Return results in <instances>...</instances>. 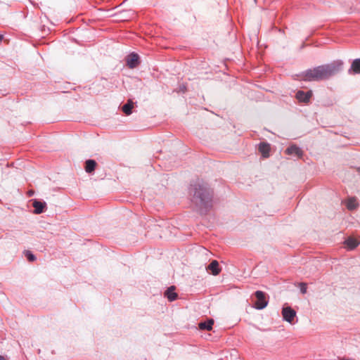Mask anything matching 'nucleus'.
<instances>
[{
  "mask_svg": "<svg viewBox=\"0 0 360 360\" xmlns=\"http://www.w3.org/2000/svg\"><path fill=\"white\" fill-rule=\"evenodd\" d=\"M192 202L201 214H205L212 206V191L208 184L198 179L191 183L189 188Z\"/></svg>",
  "mask_w": 360,
  "mask_h": 360,
  "instance_id": "1",
  "label": "nucleus"
},
{
  "mask_svg": "<svg viewBox=\"0 0 360 360\" xmlns=\"http://www.w3.org/2000/svg\"><path fill=\"white\" fill-rule=\"evenodd\" d=\"M285 153L288 155H292L297 158H301L302 156V150L295 145H292L288 147L286 149Z\"/></svg>",
  "mask_w": 360,
  "mask_h": 360,
  "instance_id": "9",
  "label": "nucleus"
},
{
  "mask_svg": "<svg viewBox=\"0 0 360 360\" xmlns=\"http://www.w3.org/2000/svg\"><path fill=\"white\" fill-rule=\"evenodd\" d=\"M345 244L346 245L347 249L352 250L356 248L359 244V242L354 238L349 237L345 241Z\"/></svg>",
  "mask_w": 360,
  "mask_h": 360,
  "instance_id": "14",
  "label": "nucleus"
},
{
  "mask_svg": "<svg viewBox=\"0 0 360 360\" xmlns=\"http://www.w3.org/2000/svg\"><path fill=\"white\" fill-rule=\"evenodd\" d=\"M139 56L136 53H131L127 59V65L130 68H134L139 64Z\"/></svg>",
  "mask_w": 360,
  "mask_h": 360,
  "instance_id": "8",
  "label": "nucleus"
},
{
  "mask_svg": "<svg viewBox=\"0 0 360 360\" xmlns=\"http://www.w3.org/2000/svg\"><path fill=\"white\" fill-rule=\"evenodd\" d=\"M342 67L343 62L342 60H334L330 63L319 65L307 70L302 75V79L307 82L326 80L341 71Z\"/></svg>",
  "mask_w": 360,
  "mask_h": 360,
  "instance_id": "2",
  "label": "nucleus"
},
{
  "mask_svg": "<svg viewBox=\"0 0 360 360\" xmlns=\"http://www.w3.org/2000/svg\"><path fill=\"white\" fill-rule=\"evenodd\" d=\"M282 315L285 321L292 323L296 316V311L290 307H283L282 309Z\"/></svg>",
  "mask_w": 360,
  "mask_h": 360,
  "instance_id": "4",
  "label": "nucleus"
},
{
  "mask_svg": "<svg viewBox=\"0 0 360 360\" xmlns=\"http://www.w3.org/2000/svg\"><path fill=\"white\" fill-rule=\"evenodd\" d=\"M213 324H214V320L210 319H208L207 321L200 322L198 324V327L200 330H210L212 328Z\"/></svg>",
  "mask_w": 360,
  "mask_h": 360,
  "instance_id": "15",
  "label": "nucleus"
},
{
  "mask_svg": "<svg viewBox=\"0 0 360 360\" xmlns=\"http://www.w3.org/2000/svg\"><path fill=\"white\" fill-rule=\"evenodd\" d=\"M175 286L172 285L167 288L165 292V297H166L169 302L174 301L177 298V294L174 292Z\"/></svg>",
  "mask_w": 360,
  "mask_h": 360,
  "instance_id": "12",
  "label": "nucleus"
},
{
  "mask_svg": "<svg viewBox=\"0 0 360 360\" xmlns=\"http://www.w3.org/2000/svg\"><path fill=\"white\" fill-rule=\"evenodd\" d=\"M32 205L34 208V213L35 214H41L44 212V207H46V202H41L37 200H34L33 201Z\"/></svg>",
  "mask_w": 360,
  "mask_h": 360,
  "instance_id": "13",
  "label": "nucleus"
},
{
  "mask_svg": "<svg viewBox=\"0 0 360 360\" xmlns=\"http://www.w3.org/2000/svg\"><path fill=\"white\" fill-rule=\"evenodd\" d=\"M85 170L87 173H91L95 170L96 162L94 160H88L85 162Z\"/></svg>",
  "mask_w": 360,
  "mask_h": 360,
  "instance_id": "17",
  "label": "nucleus"
},
{
  "mask_svg": "<svg viewBox=\"0 0 360 360\" xmlns=\"http://www.w3.org/2000/svg\"><path fill=\"white\" fill-rule=\"evenodd\" d=\"M312 95L311 91L304 92L302 91H299L296 94V98L299 101L301 102H308Z\"/></svg>",
  "mask_w": 360,
  "mask_h": 360,
  "instance_id": "10",
  "label": "nucleus"
},
{
  "mask_svg": "<svg viewBox=\"0 0 360 360\" xmlns=\"http://www.w3.org/2000/svg\"><path fill=\"white\" fill-rule=\"evenodd\" d=\"M258 150L262 154L263 158H267L269 157L270 145L267 143L262 142L259 144Z\"/></svg>",
  "mask_w": 360,
  "mask_h": 360,
  "instance_id": "6",
  "label": "nucleus"
},
{
  "mask_svg": "<svg viewBox=\"0 0 360 360\" xmlns=\"http://www.w3.org/2000/svg\"><path fill=\"white\" fill-rule=\"evenodd\" d=\"M133 108H134V103L131 100L129 99L127 101V103L122 106V109L123 112L125 115H129L131 114V110H132Z\"/></svg>",
  "mask_w": 360,
  "mask_h": 360,
  "instance_id": "16",
  "label": "nucleus"
},
{
  "mask_svg": "<svg viewBox=\"0 0 360 360\" xmlns=\"http://www.w3.org/2000/svg\"><path fill=\"white\" fill-rule=\"evenodd\" d=\"M359 204L355 198H349L346 202V207L349 210H355Z\"/></svg>",
  "mask_w": 360,
  "mask_h": 360,
  "instance_id": "18",
  "label": "nucleus"
},
{
  "mask_svg": "<svg viewBox=\"0 0 360 360\" xmlns=\"http://www.w3.org/2000/svg\"><path fill=\"white\" fill-rule=\"evenodd\" d=\"M25 255L29 262H34L37 259L35 255H33L30 250L25 251Z\"/></svg>",
  "mask_w": 360,
  "mask_h": 360,
  "instance_id": "19",
  "label": "nucleus"
},
{
  "mask_svg": "<svg viewBox=\"0 0 360 360\" xmlns=\"http://www.w3.org/2000/svg\"><path fill=\"white\" fill-rule=\"evenodd\" d=\"M359 172L360 173V167L358 169Z\"/></svg>",
  "mask_w": 360,
  "mask_h": 360,
  "instance_id": "24",
  "label": "nucleus"
},
{
  "mask_svg": "<svg viewBox=\"0 0 360 360\" xmlns=\"http://www.w3.org/2000/svg\"><path fill=\"white\" fill-rule=\"evenodd\" d=\"M33 194H34V191H28V195L29 196H32Z\"/></svg>",
  "mask_w": 360,
  "mask_h": 360,
  "instance_id": "21",
  "label": "nucleus"
},
{
  "mask_svg": "<svg viewBox=\"0 0 360 360\" xmlns=\"http://www.w3.org/2000/svg\"><path fill=\"white\" fill-rule=\"evenodd\" d=\"M0 360H6V359L3 356L0 355Z\"/></svg>",
  "mask_w": 360,
  "mask_h": 360,
  "instance_id": "23",
  "label": "nucleus"
},
{
  "mask_svg": "<svg viewBox=\"0 0 360 360\" xmlns=\"http://www.w3.org/2000/svg\"><path fill=\"white\" fill-rule=\"evenodd\" d=\"M348 72L349 74H360V58L355 59L352 61Z\"/></svg>",
  "mask_w": 360,
  "mask_h": 360,
  "instance_id": "11",
  "label": "nucleus"
},
{
  "mask_svg": "<svg viewBox=\"0 0 360 360\" xmlns=\"http://www.w3.org/2000/svg\"><path fill=\"white\" fill-rule=\"evenodd\" d=\"M257 298L256 302L254 303V307L258 310L264 309L268 304V300L266 297V294L260 290L255 292Z\"/></svg>",
  "mask_w": 360,
  "mask_h": 360,
  "instance_id": "3",
  "label": "nucleus"
},
{
  "mask_svg": "<svg viewBox=\"0 0 360 360\" xmlns=\"http://www.w3.org/2000/svg\"><path fill=\"white\" fill-rule=\"evenodd\" d=\"M3 39L4 36L2 34H0V42L2 41Z\"/></svg>",
  "mask_w": 360,
  "mask_h": 360,
  "instance_id": "22",
  "label": "nucleus"
},
{
  "mask_svg": "<svg viewBox=\"0 0 360 360\" xmlns=\"http://www.w3.org/2000/svg\"><path fill=\"white\" fill-rule=\"evenodd\" d=\"M297 285L300 288V292L302 294H306L307 291V284L306 283H299Z\"/></svg>",
  "mask_w": 360,
  "mask_h": 360,
  "instance_id": "20",
  "label": "nucleus"
},
{
  "mask_svg": "<svg viewBox=\"0 0 360 360\" xmlns=\"http://www.w3.org/2000/svg\"><path fill=\"white\" fill-rule=\"evenodd\" d=\"M343 141L342 146H360V136H342Z\"/></svg>",
  "mask_w": 360,
  "mask_h": 360,
  "instance_id": "5",
  "label": "nucleus"
},
{
  "mask_svg": "<svg viewBox=\"0 0 360 360\" xmlns=\"http://www.w3.org/2000/svg\"><path fill=\"white\" fill-rule=\"evenodd\" d=\"M206 269L210 271L212 274L217 276L221 272L219 262L217 260H212L211 263L206 267Z\"/></svg>",
  "mask_w": 360,
  "mask_h": 360,
  "instance_id": "7",
  "label": "nucleus"
}]
</instances>
